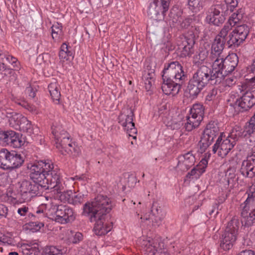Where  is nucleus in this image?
I'll return each instance as SVG.
<instances>
[{"instance_id": "4be33fe9", "label": "nucleus", "mask_w": 255, "mask_h": 255, "mask_svg": "<svg viewBox=\"0 0 255 255\" xmlns=\"http://www.w3.org/2000/svg\"><path fill=\"white\" fill-rule=\"evenodd\" d=\"M23 157L15 151H9L8 156L7 169L16 168L23 164Z\"/></svg>"}, {"instance_id": "f3484780", "label": "nucleus", "mask_w": 255, "mask_h": 255, "mask_svg": "<svg viewBox=\"0 0 255 255\" xmlns=\"http://www.w3.org/2000/svg\"><path fill=\"white\" fill-rule=\"evenodd\" d=\"M133 113L131 110H128L126 114H121L119 117V123L124 127L129 136L136 133V129L133 122Z\"/></svg>"}, {"instance_id": "37998d69", "label": "nucleus", "mask_w": 255, "mask_h": 255, "mask_svg": "<svg viewBox=\"0 0 255 255\" xmlns=\"http://www.w3.org/2000/svg\"><path fill=\"white\" fill-rule=\"evenodd\" d=\"M63 252L61 250L54 246H50L46 248L42 255H62Z\"/></svg>"}, {"instance_id": "6e6d98bb", "label": "nucleus", "mask_w": 255, "mask_h": 255, "mask_svg": "<svg viewBox=\"0 0 255 255\" xmlns=\"http://www.w3.org/2000/svg\"><path fill=\"white\" fill-rule=\"evenodd\" d=\"M3 58L4 59L5 63L6 64L9 63L11 64V65H13V64L15 63L17 61L16 58L7 54H4Z\"/></svg>"}, {"instance_id": "a211bd4d", "label": "nucleus", "mask_w": 255, "mask_h": 255, "mask_svg": "<svg viewBox=\"0 0 255 255\" xmlns=\"http://www.w3.org/2000/svg\"><path fill=\"white\" fill-rule=\"evenodd\" d=\"M195 162V158L193 154L188 152L181 155L178 157V163L176 166L177 172H185L192 166Z\"/></svg>"}, {"instance_id": "338daca9", "label": "nucleus", "mask_w": 255, "mask_h": 255, "mask_svg": "<svg viewBox=\"0 0 255 255\" xmlns=\"http://www.w3.org/2000/svg\"><path fill=\"white\" fill-rule=\"evenodd\" d=\"M26 92L29 95V96L33 98L35 96V91L31 87H28L26 89Z\"/></svg>"}, {"instance_id": "5fc2aeb1", "label": "nucleus", "mask_w": 255, "mask_h": 255, "mask_svg": "<svg viewBox=\"0 0 255 255\" xmlns=\"http://www.w3.org/2000/svg\"><path fill=\"white\" fill-rule=\"evenodd\" d=\"M8 212V208L5 205L0 204V217L5 218H7Z\"/></svg>"}, {"instance_id": "bf43d9fd", "label": "nucleus", "mask_w": 255, "mask_h": 255, "mask_svg": "<svg viewBox=\"0 0 255 255\" xmlns=\"http://www.w3.org/2000/svg\"><path fill=\"white\" fill-rule=\"evenodd\" d=\"M217 94V91L216 89H213L211 92H210L206 96V100L208 101H212L216 97V96Z\"/></svg>"}, {"instance_id": "69168bd1", "label": "nucleus", "mask_w": 255, "mask_h": 255, "mask_svg": "<svg viewBox=\"0 0 255 255\" xmlns=\"http://www.w3.org/2000/svg\"><path fill=\"white\" fill-rule=\"evenodd\" d=\"M237 255H255V252L251 250H244Z\"/></svg>"}, {"instance_id": "a878e982", "label": "nucleus", "mask_w": 255, "mask_h": 255, "mask_svg": "<svg viewBox=\"0 0 255 255\" xmlns=\"http://www.w3.org/2000/svg\"><path fill=\"white\" fill-rule=\"evenodd\" d=\"M224 180L225 185L230 188L233 187L237 183L238 178L236 177V169L234 167H229L225 172Z\"/></svg>"}, {"instance_id": "2eb2a0df", "label": "nucleus", "mask_w": 255, "mask_h": 255, "mask_svg": "<svg viewBox=\"0 0 255 255\" xmlns=\"http://www.w3.org/2000/svg\"><path fill=\"white\" fill-rule=\"evenodd\" d=\"M235 145L234 140H231L228 137L223 139L222 136H220L213 146V151L215 153L218 151V155L224 157L228 154Z\"/></svg>"}, {"instance_id": "09e8293b", "label": "nucleus", "mask_w": 255, "mask_h": 255, "mask_svg": "<svg viewBox=\"0 0 255 255\" xmlns=\"http://www.w3.org/2000/svg\"><path fill=\"white\" fill-rule=\"evenodd\" d=\"M189 5L192 7L193 9L199 10L203 6L204 0H189Z\"/></svg>"}, {"instance_id": "58836bf2", "label": "nucleus", "mask_w": 255, "mask_h": 255, "mask_svg": "<svg viewBox=\"0 0 255 255\" xmlns=\"http://www.w3.org/2000/svg\"><path fill=\"white\" fill-rule=\"evenodd\" d=\"M13 137H12V140L10 144V146L14 148L20 147L23 145L24 141L20 137L18 134L16 133L15 131L14 133H12Z\"/></svg>"}, {"instance_id": "dca6fc26", "label": "nucleus", "mask_w": 255, "mask_h": 255, "mask_svg": "<svg viewBox=\"0 0 255 255\" xmlns=\"http://www.w3.org/2000/svg\"><path fill=\"white\" fill-rule=\"evenodd\" d=\"M209 64L212 65V73L217 79L214 83L220 82L223 78L224 57L222 55H210Z\"/></svg>"}, {"instance_id": "49530a36", "label": "nucleus", "mask_w": 255, "mask_h": 255, "mask_svg": "<svg viewBox=\"0 0 255 255\" xmlns=\"http://www.w3.org/2000/svg\"><path fill=\"white\" fill-rule=\"evenodd\" d=\"M253 126V125H251V123L250 122L246 124V126L244 127V129H243L244 133V136L246 137L250 135L254 132L255 130V126Z\"/></svg>"}, {"instance_id": "5701e85b", "label": "nucleus", "mask_w": 255, "mask_h": 255, "mask_svg": "<svg viewBox=\"0 0 255 255\" xmlns=\"http://www.w3.org/2000/svg\"><path fill=\"white\" fill-rule=\"evenodd\" d=\"M240 172L243 176L252 178L255 176V165L247 159L243 161Z\"/></svg>"}, {"instance_id": "7ed1b4c3", "label": "nucleus", "mask_w": 255, "mask_h": 255, "mask_svg": "<svg viewBox=\"0 0 255 255\" xmlns=\"http://www.w3.org/2000/svg\"><path fill=\"white\" fill-rule=\"evenodd\" d=\"M52 130L56 147L62 154L74 156L78 155L79 148L75 147V144L71 142L68 133L61 126H53Z\"/></svg>"}, {"instance_id": "4468645a", "label": "nucleus", "mask_w": 255, "mask_h": 255, "mask_svg": "<svg viewBox=\"0 0 255 255\" xmlns=\"http://www.w3.org/2000/svg\"><path fill=\"white\" fill-rule=\"evenodd\" d=\"M46 180L47 188L54 189L57 193L62 192L63 187L61 182L60 170L57 167L54 168L53 164L51 170L46 174Z\"/></svg>"}, {"instance_id": "7c9ffc66", "label": "nucleus", "mask_w": 255, "mask_h": 255, "mask_svg": "<svg viewBox=\"0 0 255 255\" xmlns=\"http://www.w3.org/2000/svg\"><path fill=\"white\" fill-rule=\"evenodd\" d=\"M226 41L220 39V37L216 36L211 47L210 55H222V51L224 49V44Z\"/></svg>"}, {"instance_id": "c756f323", "label": "nucleus", "mask_w": 255, "mask_h": 255, "mask_svg": "<svg viewBox=\"0 0 255 255\" xmlns=\"http://www.w3.org/2000/svg\"><path fill=\"white\" fill-rule=\"evenodd\" d=\"M63 239L68 244H77L83 240V236L80 232L67 230Z\"/></svg>"}, {"instance_id": "f8f14e48", "label": "nucleus", "mask_w": 255, "mask_h": 255, "mask_svg": "<svg viewBox=\"0 0 255 255\" xmlns=\"http://www.w3.org/2000/svg\"><path fill=\"white\" fill-rule=\"evenodd\" d=\"M192 79L197 83L205 87L210 81L211 84H215L217 80L215 75L211 73V69L206 66H201L194 74Z\"/></svg>"}, {"instance_id": "0eeeda50", "label": "nucleus", "mask_w": 255, "mask_h": 255, "mask_svg": "<svg viewBox=\"0 0 255 255\" xmlns=\"http://www.w3.org/2000/svg\"><path fill=\"white\" fill-rule=\"evenodd\" d=\"M18 191L22 198L28 201L33 196L41 193L40 186L27 180H22L18 183Z\"/></svg>"}, {"instance_id": "052dcab7", "label": "nucleus", "mask_w": 255, "mask_h": 255, "mask_svg": "<svg viewBox=\"0 0 255 255\" xmlns=\"http://www.w3.org/2000/svg\"><path fill=\"white\" fill-rule=\"evenodd\" d=\"M247 193L248 194V198L254 199L255 198V186H252L250 187Z\"/></svg>"}, {"instance_id": "680f3d73", "label": "nucleus", "mask_w": 255, "mask_h": 255, "mask_svg": "<svg viewBox=\"0 0 255 255\" xmlns=\"http://www.w3.org/2000/svg\"><path fill=\"white\" fill-rule=\"evenodd\" d=\"M71 56V53H67L61 51H59V56L61 59L67 60L69 56Z\"/></svg>"}, {"instance_id": "79ce46f5", "label": "nucleus", "mask_w": 255, "mask_h": 255, "mask_svg": "<svg viewBox=\"0 0 255 255\" xmlns=\"http://www.w3.org/2000/svg\"><path fill=\"white\" fill-rule=\"evenodd\" d=\"M152 215L165 216L166 213L163 211L162 206L156 202H154L151 210Z\"/></svg>"}, {"instance_id": "e433bc0d", "label": "nucleus", "mask_w": 255, "mask_h": 255, "mask_svg": "<svg viewBox=\"0 0 255 255\" xmlns=\"http://www.w3.org/2000/svg\"><path fill=\"white\" fill-rule=\"evenodd\" d=\"M8 154L9 151L6 149L0 151V168L7 169Z\"/></svg>"}, {"instance_id": "9b49d317", "label": "nucleus", "mask_w": 255, "mask_h": 255, "mask_svg": "<svg viewBox=\"0 0 255 255\" xmlns=\"http://www.w3.org/2000/svg\"><path fill=\"white\" fill-rule=\"evenodd\" d=\"M249 33V28L247 25L237 26L229 34V39L227 40L228 45L230 46H238L246 39Z\"/></svg>"}, {"instance_id": "8fccbe9b", "label": "nucleus", "mask_w": 255, "mask_h": 255, "mask_svg": "<svg viewBox=\"0 0 255 255\" xmlns=\"http://www.w3.org/2000/svg\"><path fill=\"white\" fill-rule=\"evenodd\" d=\"M154 217L152 219V225L154 227H159L162 222L165 216L152 215Z\"/></svg>"}, {"instance_id": "393cba45", "label": "nucleus", "mask_w": 255, "mask_h": 255, "mask_svg": "<svg viewBox=\"0 0 255 255\" xmlns=\"http://www.w3.org/2000/svg\"><path fill=\"white\" fill-rule=\"evenodd\" d=\"M66 197L67 201L71 204L77 205L81 204L84 200V195L81 193H73L71 191L63 193L61 196Z\"/></svg>"}, {"instance_id": "39448f33", "label": "nucleus", "mask_w": 255, "mask_h": 255, "mask_svg": "<svg viewBox=\"0 0 255 255\" xmlns=\"http://www.w3.org/2000/svg\"><path fill=\"white\" fill-rule=\"evenodd\" d=\"M239 222L236 219H232L228 224L222 235L220 246L224 250H229L237 239Z\"/></svg>"}, {"instance_id": "a19ab883", "label": "nucleus", "mask_w": 255, "mask_h": 255, "mask_svg": "<svg viewBox=\"0 0 255 255\" xmlns=\"http://www.w3.org/2000/svg\"><path fill=\"white\" fill-rule=\"evenodd\" d=\"M243 210H253L255 211V198H247L244 203L241 205Z\"/></svg>"}, {"instance_id": "f257e3e1", "label": "nucleus", "mask_w": 255, "mask_h": 255, "mask_svg": "<svg viewBox=\"0 0 255 255\" xmlns=\"http://www.w3.org/2000/svg\"><path fill=\"white\" fill-rule=\"evenodd\" d=\"M112 208L111 199L103 195L84 205L82 215L88 217L91 222H95L94 231L97 235H104L111 230L112 223L106 222V218Z\"/></svg>"}, {"instance_id": "864d4df0", "label": "nucleus", "mask_w": 255, "mask_h": 255, "mask_svg": "<svg viewBox=\"0 0 255 255\" xmlns=\"http://www.w3.org/2000/svg\"><path fill=\"white\" fill-rule=\"evenodd\" d=\"M145 251L148 253V254H151V255H154L156 252V249L155 247L152 246L149 242H148L145 245Z\"/></svg>"}, {"instance_id": "9d476101", "label": "nucleus", "mask_w": 255, "mask_h": 255, "mask_svg": "<svg viewBox=\"0 0 255 255\" xmlns=\"http://www.w3.org/2000/svg\"><path fill=\"white\" fill-rule=\"evenodd\" d=\"M255 104V88H252L243 91L242 95L236 100L235 106L239 111L244 112L251 109Z\"/></svg>"}, {"instance_id": "423d86ee", "label": "nucleus", "mask_w": 255, "mask_h": 255, "mask_svg": "<svg viewBox=\"0 0 255 255\" xmlns=\"http://www.w3.org/2000/svg\"><path fill=\"white\" fill-rule=\"evenodd\" d=\"M7 117L10 127L15 129L27 132L29 134L33 133L32 125L26 117L16 113H12Z\"/></svg>"}, {"instance_id": "f704fd0d", "label": "nucleus", "mask_w": 255, "mask_h": 255, "mask_svg": "<svg viewBox=\"0 0 255 255\" xmlns=\"http://www.w3.org/2000/svg\"><path fill=\"white\" fill-rule=\"evenodd\" d=\"M244 137L245 136L243 128L238 126H235L228 136V137L230 138L231 140L235 141V144H236V141H237L240 137Z\"/></svg>"}, {"instance_id": "1a4fd4ad", "label": "nucleus", "mask_w": 255, "mask_h": 255, "mask_svg": "<svg viewBox=\"0 0 255 255\" xmlns=\"http://www.w3.org/2000/svg\"><path fill=\"white\" fill-rule=\"evenodd\" d=\"M219 131V128L214 123H209L207 125L199 142L201 152L205 151L218 134Z\"/></svg>"}, {"instance_id": "ea45409f", "label": "nucleus", "mask_w": 255, "mask_h": 255, "mask_svg": "<svg viewBox=\"0 0 255 255\" xmlns=\"http://www.w3.org/2000/svg\"><path fill=\"white\" fill-rule=\"evenodd\" d=\"M243 17V13L242 9L238 11L237 13H234L229 19L228 23L230 24L232 26H234Z\"/></svg>"}, {"instance_id": "473e14b6", "label": "nucleus", "mask_w": 255, "mask_h": 255, "mask_svg": "<svg viewBox=\"0 0 255 255\" xmlns=\"http://www.w3.org/2000/svg\"><path fill=\"white\" fill-rule=\"evenodd\" d=\"M48 89L53 100L59 101L61 94L60 87L57 82L55 80H53L49 84Z\"/></svg>"}, {"instance_id": "b1692460", "label": "nucleus", "mask_w": 255, "mask_h": 255, "mask_svg": "<svg viewBox=\"0 0 255 255\" xmlns=\"http://www.w3.org/2000/svg\"><path fill=\"white\" fill-rule=\"evenodd\" d=\"M195 44L194 39L193 38H185L182 42L183 47L181 48V56L187 57L191 56L194 52L193 46Z\"/></svg>"}, {"instance_id": "a18cd8bd", "label": "nucleus", "mask_w": 255, "mask_h": 255, "mask_svg": "<svg viewBox=\"0 0 255 255\" xmlns=\"http://www.w3.org/2000/svg\"><path fill=\"white\" fill-rule=\"evenodd\" d=\"M57 205H51L50 207L47 209H45L46 217L51 218L53 220L56 219V216L57 214Z\"/></svg>"}, {"instance_id": "4d7b16f0", "label": "nucleus", "mask_w": 255, "mask_h": 255, "mask_svg": "<svg viewBox=\"0 0 255 255\" xmlns=\"http://www.w3.org/2000/svg\"><path fill=\"white\" fill-rule=\"evenodd\" d=\"M43 207L44 206H41L37 209L36 211V215H34L35 217H37L38 218L46 217L45 210L43 209Z\"/></svg>"}, {"instance_id": "774afa93", "label": "nucleus", "mask_w": 255, "mask_h": 255, "mask_svg": "<svg viewBox=\"0 0 255 255\" xmlns=\"http://www.w3.org/2000/svg\"><path fill=\"white\" fill-rule=\"evenodd\" d=\"M6 69V63L3 57L0 59V71H3Z\"/></svg>"}, {"instance_id": "0e129e2a", "label": "nucleus", "mask_w": 255, "mask_h": 255, "mask_svg": "<svg viewBox=\"0 0 255 255\" xmlns=\"http://www.w3.org/2000/svg\"><path fill=\"white\" fill-rule=\"evenodd\" d=\"M247 159L255 165V149L253 150L251 154L247 156Z\"/></svg>"}, {"instance_id": "f03ea898", "label": "nucleus", "mask_w": 255, "mask_h": 255, "mask_svg": "<svg viewBox=\"0 0 255 255\" xmlns=\"http://www.w3.org/2000/svg\"><path fill=\"white\" fill-rule=\"evenodd\" d=\"M186 76L183 67L177 61L172 62L163 70V80L161 88L166 95L174 96L180 89V83L185 81Z\"/></svg>"}, {"instance_id": "412c9836", "label": "nucleus", "mask_w": 255, "mask_h": 255, "mask_svg": "<svg viewBox=\"0 0 255 255\" xmlns=\"http://www.w3.org/2000/svg\"><path fill=\"white\" fill-rule=\"evenodd\" d=\"M208 161L207 159H202L199 164L186 175V178L188 179H198L200 176L205 172L207 167Z\"/></svg>"}, {"instance_id": "4c0bfd02", "label": "nucleus", "mask_w": 255, "mask_h": 255, "mask_svg": "<svg viewBox=\"0 0 255 255\" xmlns=\"http://www.w3.org/2000/svg\"><path fill=\"white\" fill-rule=\"evenodd\" d=\"M14 132L13 131L0 132V140L5 145L10 146L13 135L12 133Z\"/></svg>"}, {"instance_id": "de8ad7c7", "label": "nucleus", "mask_w": 255, "mask_h": 255, "mask_svg": "<svg viewBox=\"0 0 255 255\" xmlns=\"http://www.w3.org/2000/svg\"><path fill=\"white\" fill-rule=\"evenodd\" d=\"M237 82V78L235 76H230L225 78L223 85L225 87H230L235 85Z\"/></svg>"}, {"instance_id": "6ab92c4d", "label": "nucleus", "mask_w": 255, "mask_h": 255, "mask_svg": "<svg viewBox=\"0 0 255 255\" xmlns=\"http://www.w3.org/2000/svg\"><path fill=\"white\" fill-rule=\"evenodd\" d=\"M57 214L55 221L62 224H65L74 219L73 210L68 206L57 205Z\"/></svg>"}, {"instance_id": "6e6552de", "label": "nucleus", "mask_w": 255, "mask_h": 255, "mask_svg": "<svg viewBox=\"0 0 255 255\" xmlns=\"http://www.w3.org/2000/svg\"><path fill=\"white\" fill-rule=\"evenodd\" d=\"M170 0H154L148 7L147 13L151 18H163L168 11Z\"/></svg>"}, {"instance_id": "aec40b11", "label": "nucleus", "mask_w": 255, "mask_h": 255, "mask_svg": "<svg viewBox=\"0 0 255 255\" xmlns=\"http://www.w3.org/2000/svg\"><path fill=\"white\" fill-rule=\"evenodd\" d=\"M237 64L238 57L236 54H232L224 58L223 78L232 72Z\"/></svg>"}, {"instance_id": "bb28decb", "label": "nucleus", "mask_w": 255, "mask_h": 255, "mask_svg": "<svg viewBox=\"0 0 255 255\" xmlns=\"http://www.w3.org/2000/svg\"><path fill=\"white\" fill-rule=\"evenodd\" d=\"M241 221L246 226H251L255 223V211L253 210H242Z\"/></svg>"}, {"instance_id": "72a5a7b5", "label": "nucleus", "mask_w": 255, "mask_h": 255, "mask_svg": "<svg viewBox=\"0 0 255 255\" xmlns=\"http://www.w3.org/2000/svg\"><path fill=\"white\" fill-rule=\"evenodd\" d=\"M210 48V45L208 43L205 44L203 47H201L200 50L198 55L196 58L198 59L199 63L205 62L206 64H209L208 61L209 59V50Z\"/></svg>"}, {"instance_id": "13d9d810", "label": "nucleus", "mask_w": 255, "mask_h": 255, "mask_svg": "<svg viewBox=\"0 0 255 255\" xmlns=\"http://www.w3.org/2000/svg\"><path fill=\"white\" fill-rule=\"evenodd\" d=\"M247 72L249 74L255 73V58L253 60L252 63L247 67Z\"/></svg>"}, {"instance_id": "ddd939ff", "label": "nucleus", "mask_w": 255, "mask_h": 255, "mask_svg": "<svg viewBox=\"0 0 255 255\" xmlns=\"http://www.w3.org/2000/svg\"><path fill=\"white\" fill-rule=\"evenodd\" d=\"M224 5L217 4L212 6L208 10L206 17V21L219 25L224 22L225 17L223 14V7Z\"/></svg>"}, {"instance_id": "c9c22d12", "label": "nucleus", "mask_w": 255, "mask_h": 255, "mask_svg": "<svg viewBox=\"0 0 255 255\" xmlns=\"http://www.w3.org/2000/svg\"><path fill=\"white\" fill-rule=\"evenodd\" d=\"M204 110L202 105L196 104L193 105L190 111V114L199 118H203Z\"/></svg>"}, {"instance_id": "603ef678", "label": "nucleus", "mask_w": 255, "mask_h": 255, "mask_svg": "<svg viewBox=\"0 0 255 255\" xmlns=\"http://www.w3.org/2000/svg\"><path fill=\"white\" fill-rule=\"evenodd\" d=\"M23 255H37L39 253L38 250L29 247L23 250Z\"/></svg>"}, {"instance_id": "e2e57ef3", "label": "nucleus", "mask_w": 255, "mask_h": 255, "mask_svg": "<svg viewBox=\"0 0 255 255\" xmlns=\"http://www.w3.org/2000/svg\"><path fill=\"white\" fill-rule=\"evenodd\" d=\"M28 212V208L26 206H22L17 210V213L22 216H25Z\"/></svg>"}, {"instance_id": "cd10ccee", "label": "nucleus", "mask_w": 255, "mask_h": 255, "mask_svg": "<svg viewBox=\"0 0 255 255\" xmlns=\"http://www.w3.org/2000/svg\"><path fill=\"white\" fill-rule=\"evenodd\" d=\"M204 87L192 79L189 82L186 92L189 94L190 98L193 99L199 94Z\"/></svg>"}, {"instance_id": "c03bdc74", "label": "nucleus", "mask_w": 255, "mask_h": 255, "mask_svg": "<svg viewBox=\"0 0 255 255\" xmlns=\"http://www.w3.org/2000/svg\"><path fill=\"white\" fill-rule=\"evenodd\" d=\"M232 25L227 23L224 26L223 28L221 29L219 34L216 36L220 37V39H222L227 42V40L229 39V35L227 37L228 32L232 29Z\"/></svg>"}, {"instance_id": "3c124183", "label": "nucleus", "mask_w": 255, "mask_h": 255, "mask_svg": "<svg viewBox=\"0 0 255 255\" xmlns=\"http://www.w3.org/2000/svg\"><path fill=\"white\" fill-rule=\"evenodd\" d=\"M228 10L233 11L234 9L238 5L237 0H225Z\"/></svg>"}, {"instance_id": "c85d7f7f", "label": "nucleus", "mask_w": 255, "mask_h": 255, "mask_svg": "<svg viewBox=\"0 0 255 255\" xmlns=\"http://www.w3.org/2000/svg\"><path fill=\"white\" fill-rule=\"evenodd\" d=\"M203 119L196 117L189 114L186 117V122L185 123V128L187 131H191L197 128L200 125Z\"/></svg>"}, {"instance_id": "20e7f679", "label": "nucleus", "mask_w": 255, "mask_h": 255, "mask_svg": "<svg viewBox=\"0 0 255 255\" xmlns=\"http://www.w3.org/2000/svg\"><path fill=\"white\" fill-rule=\"evenodd\" d=\"M52 168V162L50 160L40 161L31 165L30 167V179L34 183L40 186V190L46 187V174Z\"/></svg>"}, {"instance_id": "2f4dec72", "label": "nucleus", "mask_w": 255, "mask_h": 255, "mask_svg": "<svg viewBox=\"0 0 255 255\" xmlns=\"http://www.w3.org/2000/svg\"><path fill=\"white\" fill-rule=\"evenodd\" d=\"M51 30L52 37L54 42H60L62 39L64 34L62 24L59 23L53 24L51 27Z\"/></svg>"}]
</instances>
